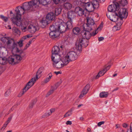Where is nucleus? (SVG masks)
<instances>
[{"label":"nucleus","instance_id":"f257e3e1","mask_svg":"<svg viewBox=\"0 0 132 132\" xmlns=\"http://www.w3.org/2000/svg\"><path fill=\"white\" fill-rule=\"evenodd\" d=\"M84 31L82 32V35L83 37L85 38H81L77 40L76 44V48L79 51H80L81 50L82 47H85L88 44V40L91 37V33L90 31L92 30L89 29H86V28L84 27Z\"/></svg>","mask_w":132,"mask_h":132},{"label":"nucleus","instance_id":"f03ea898","mask_svg":"<svg viewBox=\"0 0 132 132\" xmlns=\"http://www.w3.org/2000/svg\"><path fill=\"white\" fill-rule=\"evenodd\" d=\"M44 68L42 67L40 68L38 71L37 72L36 75V78H32L27 83L23 89V91L21 92L18 95L19 97L21 96L29 89L35 83L36 81L38 79V77H39L41 76V74L43 71Z\"/></svg>","mask_w":132,"mask_h":132},{"label":"nucleus","instance_id":"7ed1b4c3","mask_svg":"<svg viewBox=\"0 0 132 132\" xmlns=\"http://www.w3.org/2000/svg\"><path fill=\"white\" fill-rule=\"evenodd\" d=\"M16 16L11 18L13 23L17 26H20L22 25L21 20V15L24 14L26 12L22 6H18L16 8Z\"/></svg>","mask_w":132,"mask_h":132},{"label":"nucleus","instance_id":"20e7f679","mask_svg":"<svg viewBox=\"0 0 132 132\" xmlns=\"http://www.w3.org/2000/svg\"><path fill=\"white\" fill-rule=\"evenodd\" d=\"M61 57L58 56L57 57L51 58L52 65L54 68L57 69H60L67 64L63 57L62 60Z\"/></svg>","mask_w":132,"mask_h":132},{"label":"nucleus","instance_id":"39448f33","mask_svg":"<svg viewBox=\"0 0 132 132\" xmlns=\"http://www.w3.org/2000/svg\"><path fill=\"white\" fill-rule=\"evenodd\" d=\"M77 56V55L75 52L71 51L66 53L63 57L68 64L69 62L76 60Z\"/></svg>","mask_w":132,"mask_h":132},{"label":"nucleus","instance_id":"423d86ee","mask_svg":"<svg viewBox=\"0 0 132 132\" xmlns=\"http://www.w3.org/2000/svg\"><path fill=\"white\" fill-rule=\"evenodd\" d=\"M37 1L36 0H32L27 2H25L22 4V6L26 12L28 10H33L36 7V5Z\"/></svg>","mask_w":132,"mask_h":132},{"label":"nucleus","instance_id":"0eeeda50","mask_svg":"<svg viewBox=\"0 0 132 132\" xmlns=\"http://www.w3.org/2000/svg\"><path fill=\"white\" fill-rule=\"evenodd\" d=\"M54 24H55V22L53 23V24L50 26V29L51 32L49 34L50 37L53 39L58 37L60 35V32L57 30L58 25H54Z\"/></svg>","mask_w":132,"mask_h":132},{"label":"nucleus","instance_id":"6e6552de","mask_svg":"<svg viewBox=\"0 0 132 132\" xmlns=\"http://www.w3.org/2000/svg\"><path fill=\"white\" fill-rule=\"evenodd\" d=\"M117 11L120 19H126L128 15V12L126 9L119 8Z\"/></svg>","mask_w":132,"mask_h":132},{"label":"nucleus","instance_id":"1a4fd4ad","mask_svg":"<svg viewBox=\"0 0 132 132\" xmlns=\"http://www.w3.org/2000/svg\"><path fill=\"white\" fill-rule=\"evenodd\" d=\"M19 56H16V55L9 56L7 59L9 63L12 65L18 63H19L18 60L20 59Z\"/></svg>","mask_w":132,"mask_h":132},{"label":"nucleus","instance_id":"9d476101","mask_svg":"<svg viewBox=\"0 0 132 132\" xmlns=\"http://www.w3.org/2000/svg\"><path fill=\"white\" fill-rule=\"evenodd\" d=\"M60 52V50L59 47L57 46H55L52 50V56L51 58L61 57L59 54Z\"/></svg>","mask_w":132,"mask_h":132},{"label":"nucleus","instance_id":"9b49d317","mask_svg":"<svg viewBox=\"0 0 132 132\" xmlns=\"http://www.w3.org/2000/svg\"><path fill=\"white\" fill-rule=\"evenodd\" d=\"M119 3L117 2H115L113 5H109L108 7V10L110 12H117V10L119 9Z\"/></svg>","mask_w":132,"mask_h":132},{"label":"nucleus","instance_id":"f8f14e48","mask_svg":"<svg viewBox=\"0 0 132 132\" xmlns=\"http://www.w3.org/2000/svg\"><path fill=\"white\" fill-rule=\"evenodd\" d=\"M114 14H111L110 15L107 14L106 15L111 21L114 22H117L119 19V17L117 12H115Z\"/></svg>","mask_w":132,"mask_h":132},{"label":"nucleus","instance_id":"ddd939ff","mask_svg":"<svg viewBox=\"0 0 132 132\" xmlns=\"http://www.w3.org/2000/svg\"><path fill=\"white\" fill-rule=\"evenodd\" d=\"M87 23L86 24V29L92 30V26L95 23L94 21L92 18L88 17L87 18Z\"/></svg>","mask_w":132,"mask_h":132},{"label":"nucleus","instance_id":"4468645a","mask_svg":"<svg viewBox=\"0 0 132 132\" xmlns=\"http://www.w3.org/2000/svg\"><path fill=\"white\" fill-rule=\"evenodd\" d=\"M90 87V85L89 84L86 85L81 92V94L79 96V98H81L86 95L89 90Z\"/></svg>","mask_w":132,"mask_h":132},{"label":"nucleus","instance_id":"2eb2a0df","mask_svg":"<svg viewBox=\"0 0 132 132\" xmlns=\"http://www.w3.org/2000/svg\"><path fill=\"white\" fill-rule=\"evenodd\" d=\"M66 23L63 22L58 25L57 30L60 32H64L66 31H67L66 28Z\"/></svg>","mask_w":132,"mask_h":132},{"label":"nucleus","instance_id":"dca6fc26","mask_svg":"<svg viewBox=\"0 0 132 132\" xmlns=\"http://www.w3.org/2000/svg\"><path fill=\"white\" fill-rule=\"evenodd\" d=\"M2 41L4 43H6L7 45L10 44L14 41V39L9 37H3L1 38Z\"/></svg>","mask_w":132,"mask_h":132},{"label":"nucleus","instance_id":"f3484780","mask_svg":"<svg viewBox=\"0 0 132 132\" xmlns=\"http://www.w3.org/2000/svg\"><path fill=\"white\" fill-rule=\"evenodd\" d=\"M75 12L79 16H81L84 14V9H83L80 7H76Z\"/></svg>","mask_w":132,"mask_h":132},{"label":"nucleus","instance_id":"a211bd4d","mask_svg":"<svg viewBox=\"0 0 132 132\" xmlns=\"http://www.w3.org/2000/svg\"><path fill=\"white\" fill-rule=\"evenodd\" d=\"M37 26L30 24L28 27V30L31 33L33 34L37 30Z\"/></svg>","mask_w":132,"mask_h":132},{"label":"nucleus","instance_id":"6ab92c4d","mask_svg":"<svg viewBox=\"0 0 132 132\" xmlns=\"http://www.w3.org/2000/svg\"><path fill=\"white\" fill-rule=\"evenodd\" d=\"M13 42V44L11 48V49L12 52H19V50L18 48L17 47V45L16 43L14 42V40L12 41Z\"/></svg>","mask_w":132,"mask_h":132},{"label":"nucleus","instance_id":"aec40b11","mask_svg":"<svg viewBox=\"0 0 132 132\" xmlns=\"http://www.w3.org/2000/svg\"><path fill=\"white\" fill-rule=\"evenodd\" d=\"M63 8L65 10H70L71 8L72 5L70 3L66 2L63 3Z\"/></svg>","mask_w":132,"mask_h":132},{"label":"nucleus","instance_id":"412c9836","mask_svg":"<svg viewBox=\"0 0 132 132\" xmlns=\"http://www.w3.org/2000/svg\"><path fill=\"white\" fill-rule=\"evenodd\" d=\"M76 16L75 12L73 11H70L68 13V17L70 20H72V19L75 18Z\"/></svg>","mask_w":132,"mask_h":132},{"label":"nucleus","instance_id":"4be33fe9","mask_svg":"<svg viewBox=\"0 0 132 132\" xmlns=\"http://www.w3.org/2000/svg\"><path fill=\"white\" fill-rule=\"evenodd\" d=\"M46 19L48 20H54L55 18V16L54 13H50L48 14L46 17Z\"/></svg>","mask_w":132,"mask_h":132},{"label":"nucleus","instance_id":"5701e85b","mask_svg":"<svg viewBox=\"0 0 132 132\" xmlns=\"http://www.w3.org/2000/svg\"><path fill=\"white\" fill-rule=\"evenodd\" d=\"M72 23V20H69L67 21L66 24V28L67 30H68L72 29L73 27Z\"/></svg>","mask_w":132,"mask_h":132},{"label":"nucleus","instance_id":"b1692460","mask_svg":"<svg viewBox=\"0 0 132 132\" xmlns=\"http://www.w3.org/2000/svg\"><path fill=\"white\" fill-rule=\"evenodd\" d=\"M57 88V87H55V86H51L50 90L48 92L46 95V97H48L51 94H52L54 92L55 90Z\"/></svg>","mask_w":132,"mask_h":132},{"label":"nucleus","instance_id":"393cba45","mask_svg":"<svg viewBox=\"0 0 132 132\" xmlns=\"http://www.w3.org/2000/svg\"><path fill=\"white\" fill-rule=\"evenodd\" d=\"M16 56H19L20 58V59L18 60L19 63L22 60L23 58L24 57L26 56V54L25 53L22 51L20 52V54L19 55L16 54Z\"/></svg>","mask_w":132,"mask_h":132},{"label":"nucleus","instance_id":"a878e982","mask_svg":"<svg viewBox=\"0 0 132 132\" xmlns=\"http://www.w3.org/2000/svg\"><path fill=\"white\" fill-rule=\"evenodd\" d=\"M72 31L73 34L77 35L80 33V29L79 27H75L73 29Z\"/></svg>","mask_w":132,"mask_h":132},{"label":"nucleus","instance_id":"bb28decb","mask_svg":"<svg viewBox=\"0 0 132 132\" xmlns=\"http://www.w3.org/2000/svg\"><path fill=\"white\" fill-rule=\"evenodd\" d=\"M109 95V93L107 92H102L100 94V97L101 98L106 97Z\"/></svg>","mask_w":132,"mask_h":132},{"label":"nucleus","instance_id":"cd10ccee","mask_svg":"<svg viewBox=\"0 0 132 132\" xmlns=\"http://www.w3.org/2000/svg\"><path fill=\"white\" fill-rule=\"evenodd\" d=\"M80 4L81 5V4H82L84 5H85V9L86 10L88 8V6L89 7L90 5L92 4V2H84L83 3H82L80 1Z\"/></svg>","mask_w":132,"mask_h":132},{"label":"nucleus","instance_id":"c85d7f7f","mask_svg":"<svg viewBox=\"0 0 132 132\" xmlns=\"http://www.w3.org/2000/svg\"><path fill=\"white\" fill-rule=\"evenodd\" d=\"M122 19L119 18L118 21L117 22L116 26L118 27H119L120 28L121 26L123 23Z\"/></svg>","mask_w":132,"mask_h":132},{"label":"nucleus","instance_id":"c756f323","mask_svg":"<svg viewBox=\"0 0 132 132\" xmlns=\"http://www.w3.org/2000/svg\"><path fill=\"white\" fill-rule=\"evenodd\" d=\"M61 11V9L60 8H56L55 10V15H58L60 14Z\"/></svg>","mask_w":132,"mask_h":132},{"label":"nucleus","instance_id":"7c9ffc66","mask_svg":"<svg viewBox=\"0 0 132 132\" xmlns=\"http://www.w3.org/2000/svg\"><path fill=\"white\" fill-rule=\"evenodd\" d=\"M36 102L37 100L36 99H35L32 101L29 105V108L30 109L32 108H33L34 105L36 103Z\"/></svg>","mask_w":132,"mask_h":132},{"label":"nucleus","instance_id":"2f4dec72","mask_svg":"<svg viewBox=\"0 0 132 132\" xmlns=\"http://www.w3.org/2000/svg\"><path fill=\"white\" fill-rule=\"evenodd\" d=\"M120 3L121 6H124L127 4L128 2L127 0H121Z\"/></svg>","mask_w":132,"mask_h":132},{"label":"nucleus","instance_id":"473e14b6","mask_svg":"<svg viewBox=\"0 0 132 132\" xmlns=\"http://www.w3.org/2000/svg\"><path fill=\"white\" fill-rule=\"evenodd\" d=\"M86 10L89 12H92L94 10L92 4H91L89 7L88 6V8Z\"/></svg>","mask_w":132,"mask_h":132},{"label":"nucleus","instance_id":"72a5a7b5","mask_svg":"<svg viewBox=\"0 0 132 132\" xmlns=\"http://www.w3.org/2000/svg\"><path fill=\"white\" fill-rule=\"evenodd\" d=\"M47 19L42 20L41 21V22L42 25H43V27H45L46 25L48 24V21Z\"/></svg>","mask_w":132,"mask_h":132},{"label":"nucleus","instance_id":"f704fd0d","mask_svg":"<svg viewBox=\"0 0 132 132\" xmlns=\"http://www.w3.org/2000/svg\"><path fill=\"white\" fill-rule=\"evenodd\" d=\"M104 73L103 72L102 70L101 71L99 72L98 74L96 75L95 77L96 79H97L100 76H102L104 75Z\"/></svg>","mask_w":132,"mask_h":132},{"label":"nucleus","instance_id":"c9c22d12","mask_svg":"<svg viewBox=\"0 0 132 132\" xmlns=\"http://www.w3.org/2000/svg\"><path fill=\"white\" fill-rule=\"evenodd\" d=\"M49 76L46 79L44 80V82L46 83L50 81V79L51 78V77L52 76V75L51 73H50L49 74Z\"/></svg>","mask_w":132,"mask_h":132},{"label":"nucleus","instance_id":"e433bc0d","mask_svg":"<svg viewBox=\"0 0 132 132\" xmlns=\"http://www.w3.org/2000/svg\"><path fill=\"white\" fill-rule=\"evenodd\" d=\"M11 93L10 89H8L5 93V96L6 97L8 96Z\"/></svg>","mask_w":132,"mask_h":132},{"label":"nucleus","instance_id":"4c0bfd02","mask_svg":"<svg viewBox=\"0 0 132 132\" xmlns=\"http://www.w3.org/2000/svg\"><path fill=\"white\" fill-rule=\"evenodd\" d=\"M0 17L5 22L7 21L8 20V18L5 17L2 15H0Z\"/></svg>","mask_w":132,"mask_h":132},{"label":"nucleus","instance_id":"58836bf2","mask_svg":"<svg viewBox=\"0 0 132 132\" xmlns=\"http://www.w3.org/2000/svg\"><path fill=\"white\" fill-rule=\"evenodd\" d=\"M72 114V113L69 111H68L64 115V117H68L70 116Z\"/></svg>","mask_w":132,"mask_h":132},{"label":"nucleus","instance_id":"ea45409f","mask_svg":"<svg viewBox=\"0 0 132 132\" xmlns=\"http://www.w3.org/2000/svg\"><path fill=\"white\" fill-rule=\"evenodd\" d=\"M23 41L22 40L20 39V40L18 42H17V43L18 44L20 47H22L23 45Z\"/></svg>","mask_w":132,"mask_h":132},{"label":"nucleus","instance_id":"a19ab883","mask_svg":"<svg viewBox=\"0 0 132 132\" xmlns=\"http://www.w3.org/2000/svg\"><path fill=\"white\" fill-rule=\"evenodd\" d=\"M120 28L119 27H118L116 25L114 26L113 28V30L114 31H116L119 30L120 29Z\"/></svg>","mask_w":132,"mask_h":132},{"label":"nucleus","instance_id":"79ce46f5","mask_svg":"<svg viewBox=\"0 0 132 132\" xmlns=\"http://www.w3.org/2000/svg\"><path fill=\"white\" fill-rule=\"evenodd\" d=\"M13 30L17 34H18L20 32V31L19 30L15 27L13 28Z\"/></svg>","mask_w":132,"mask_h":132},{"label":"nucleus","instance_id":"37998d69","mask_svg":"<svg viewBox=\"0 0 132 132\" xmlns=\"http://www.w3.org/2000/svg\"><path fill=\"white\" fill-rule=\"evenodd\" d=\"M6 60L3 59L2 58L1 60H0V63L2 64H4L5 63Z\"/></svg>","mask_w":132,"mask_h":132},{"label":"nucleus","instance_id":"c03bdc74","mask_svg":"<svg viewBox=\"0 0 132 132\" xmlns=\"http://www.w3.org/2000/svg\"><path fill=\"white\" fill-rule=\"evenodd\" d=\"M51 114V113H50V112H48L45 113L44 115V117H48Z\"/></svg>","mask_w":132,"mask_h":132},{"label":"nucleus","instance_id":"a18cd8bd","mask_svg":"<svg viewBox=\"0 0 132 132\" xmlns=\"http://www.w3.org/2000/svg\"><path fill=\"white\" fill-rule=\"evenodd\" d=\"M30 44H30L29 42L25 46L23 49V50H24L27 49V48L29 46Z\"/></svg>","mask_w":132,"mask_h":132},{"label":"nucleus","instance_id":"49530a36","mask_svg":"<svg viewBox=\"0 0 132 132\" xmlns=\"http://www.w3.org/2000/svg\"><path fill=\"white\" fill-rule=\"evenodd\" d=\"M12 118V116H11L9 117L8 118V120L6 122V123H7L8 124L11 121V120Z\"/></svg>","mask_w":132,"mask_h":132},{"label":"nucleus","instance_id":"de8ad7c7","mask_svg":"<svg viewBox=\"0 0 132 132\" xmlns=\"http://www.w3.org/2000/svg\"><path fill=\"white\" fill-rule=\"evenodd\" d=\"M8 124V123H5L4 124L3 127L1 128V130H2L3 129V130H4L6 127L7 126Z\"/></svg>","mask_w":132,"mask_h":132},{"label":"nucleus","instance_id":"09e8293b","mask_svg":"<svg viewBox=\"0 0 132 132\" xmlns=\"http://www.w3.org/2000/svg\"><path fill=\"white\" fill-rule=\"evenodd\" d=\"M62 81H61L60 82H57L55 86V87H57H57L60 85V84H61L62 83Z\"/></svg>","mask_w":132,"mask_h":132},{"label":"nucleus","instance_id":"8fccbe9b","mask_svg":"<svg viewBox=\"0 0 132 132\" xmlns=\"http://www.w3.org/2000/svg\"><path fill=\"white\" fill-rule=\"evenodd\" d=\"M3 48L0 47V55L3 54Z\"/></svg>","mask_w":132,"mask_h":132},{"label":"nucleus","instance_id":"3c124183","mask_svg":"<svg viewBox=\"0 0 132 132\" xmlns=\"http://www.w3.org/2000/svg\"><path fill=\"white\" fill-rule=\"evenodd\" d=\"M104 123V121H102L98 122L97 124L98 126H100L102 125Z\"/></svg>","mask_w":132,"mask_h":132},{"label":"nucleus","instance_id":"603ef678","mask_svg":"<svg viewBox=\"0 0 132 132\" xmlns=\"http://www.w3.org/2000/svg\"><path fill=\"white\" fill-rule=\"evenodd\" d=\"M122 126L124 128H126L128 126V125L126 123H125L122 124Z\"/></svg>","mask_w":132,"mask_h":132},{"label":"nucleus","instance_id":"864d4df0","mask_svg":"<svg viewBox=\"0 0 132 132\" xmlns=\"http://www.w3.org/2000/svg\"><path fill=\"white\" fill-rule=\"evenodd\" d=\"M54 3L56 4L59 3L60 2V0H53Z\"/></svg>","mask_w":132,"mask_h":132},{"label":"nucleus","instance_id":"5fc2aeb1","mask_svg":"<svg viewBox=\"0 0 132 132\" xmlns=\"http://www.w3.org/2000/svg\"><path fill=\"white\" fill-rule=\"evenodd\" d=\"M55 110V109L54 108H52L50 110V113H51V114H52V113L54 112Z\"/></svg>","mask_w":132,"mask_h":132},{"label":"nucleus","instance_id":"6e6d98bb","mask_svg":"<svg viewBox=\"0 0 132 132\" xmlns=\"http://www.w3.org/2000/svg\"><path fill=\"white\" fill-rule=\"evenodd\" d=\"M66 124L67 125H71L72 124V122L71 121H68L66 122Z\"/></svg>","mask_w":132,"mask_h":132},{"label":"nucleus","instance_id":"4d7b16f0","mask_svg":"<svg viewBox=\"0 0 132 132\" xmlns=\"http://www.w3.org/2000/svg\"><path fill=\"white\" fill-rule=\"evenodd\" d=\"M27 38V37L26 35L22 37L21 39V40H22L23 41V42L24 40H25Z\"/></svg>","mask_w":132,"mask_h":132},{"label":"nucleus","instance_id":"13d9d810","mask_svg":"<svg viewBox=\"0 0 132 132\" xmlns=\"http://www.w3.org/2000/svg\"><path fill=\"white\" fill-rule=\"evenodd\" d=\"M54 73L56 75H57L59 74H61L62 73V72L60 71H55L54 72Z\"/></svg>","mask_w":132,"mask_h":132},{"label":"nucleus","instance_id":"bf43d9fd","mask_svg":"<svg viewBox=\"0 0 132 132\" xmlns=\"http://www.w3.org/2000/svg\"><path fill=\"white\" fill-rule=\"evenodd\" d=\"M104 39V38L103 37H98V40L100 41H102Z\"/></svg>","mask_w":132,"mask_h":132},{"label":"nucleus","instance_id":"052dcab7","mask_svg":"<svg viewBox=\"0 0 132 132\" xmlns=\"http://www.w3.org/2000/svg\"><path fill=\"white\" fill-rule=\"evenodd\" d=\"M37 37V36H36L35 37H34V38H32V39H31L29 41V42L30 43V44H31V43L32 42V40L33 39H35L36 37Z\"/></svg>","mask_w":132,"mask_h":132},{"label":"nucleus","instance_id":"680f3d73","mask_svg":"<svg viewBox=\"0 0 132 132\" xmlns=\"http://www.w3.org/2000/svg\"><path fill=\"white\" fill-rule=\"evenodd\" d=\"M96 34V32L93 31L91 33V36H94Z\"/></svg>","mask_w":132,"mask_h":132},{"label":"nucleus","instance_id":"e2e57ef3","mask_svg":"<svg viewBox=\"0 0 132 132\" xmlns=\"http://www.w3.org/2000/svg\"><path fill=\"white\" fill-rule=\"evenodd\" d=\"M130 132H132V122L130 124Z\"/></svg>","mask_w":132,"mask_h":132},{"label":"nucleus","instance_id":"0e129e2a","mask_svg":"<svg viewBox=\"0 0 132 132\" xmlns=\"http://www.w3.org/2000/svg\"><path fill=\"white\" fill-rule=\"evenodd\" d=\"M107 71V70L106 69V68H105L104 69H103V70H102L103 72L104 73H105Z\"/></svg>","mask_w":132,"mask_h":132},{"label":"nucleus","instance_id":"69168bd1","mask_svg":"<svg viewBox=\"0 0 132 132\" xmlns=\"http://www.w3.org/2000/svg\"><path fill=\"white\" fill-rule=\"evenodd\" d=\"M26 27H24L22 28V31L24 32L25 31V29H26Z\"/></svg>","mask_w":132,"mask_h":132},{"label":"nucleus","instance_id":"338daca9","mask_svg":"<svg viewBox=\"0 0 132 132\" xmlns=\"http://www.w3.org/2000/svg\"><path fill=\"white\" fill-rule=\"evenodd\" d=\"M110 68V65H109L106 67L105 68L107 70V71L109 70V69Z\"/></svg>","mask_w":132,"mask_h":132},{"label":"nucleus","instance_id":"774afa93","mask_svg":"<svg viewBox=\"0 0 132 132\" xmlns=\"http://www.w3.org/2000/svg\"><path fill=\"white\" fill-rule=\"evenodd\" d=\"M116 128H118L120 127V125L119 124H117L116 125Z\"/></svg>","mask_w":132,"mask_h":132}]
</instances>
